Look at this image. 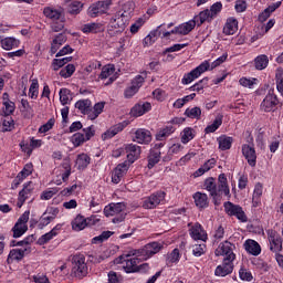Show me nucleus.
Segmentation results:
<instances>
[{"label": "nucleus", "instance_id": "1", "mask_svg": "<svg viewBox=\"0 0 283 283\" xmlns=\"http://www.w3.org/2000/svg\"><path fill=\"white\" fill-rule=\"evenodd\" d=\"M132 12H134V4L132 2H127L124 4V10L115 13L107 25V32L109 36H118V34H123L125 32V28L129 23L132 19Z\"/></svg>", "mask_w": 283, "mask_h": 283}, {"label": "nucleus", "instance_id": "2", "mask_svg": "<svg viewBox=\"0 0 283 283\" xmlns=\"http://www.w3.org/2000/svg\"><path fill=\"white\" fill-rule=\"evenodd\" d=\"M227 59H229V53L224 52L211 64L207 60L203 61L199 66L184 75L181 80L182 85H189V83H193L196 78H200V76H202L205 72H209V70H216V67H220V65H222V63H224Z\"/></svg>", "mask_w": 283, "mask_h": 283}, {"label": "nucleus", "instance_id": "3", "mask_svg": "<svg viewBox=\"0 0 283 283\" xmlns=\"http://www.w3.org/2000/svg\"><path fill=\"white\" fill-rule=\"evenodd\" d=\"M126 255H129V252L124 253L122 256L115 260L116 264H123V269L126 273H145V271H149V264H140V260H143L140 256Z\"/></svg>", "mask_w": 283, "mask_h": 283}, {"label": "nucleus", "instance_id": "4", "mask_svg": "<svg viewBox=\"0 0 283 283\" xmlns=\"http://www.w3.org/2000/svg\"><path fill=\"white\" fill-rule=\"evenodd\" d=\"M161 249H163V245L160 243L151 242V243H147L140 250L128 251V254H126V258H132V255H136L137 258H140V260H149V258H153V255H156V253H160Z\"/></svg>", "mask_w": 283, "mask_h": 283}, {"label": "nucleus", "instance_id": "5", "mask_svg": "<svg viewBox=\"0 0 283 283\" xmlns=\"http://www.w3.org/2000/svg\"><path fill=\"white\" fill-rule=\"evenodd\" d=\"M125 209H127V207L123 202L111 203L104 208V214L106 218L118 216L113 218L114 224H118V222H123L127 216V213H125Z\"/></svg>", "mask_w": 283, "mask_h": 283}, {"label": "nucleus", "instance_id": "6", "mask_svg": "<svg viewBox=\"0 0 283 283\" xmlns=\"http://www.w3.org/2000/svg\"><path fill=\"white\" fill-rule=\"evenodd\" d=\"M165 198H167V192L159 190L154 192L149 197L144 198L143 208L144 209H156L159 205H165Z\"/></svg>", "mask_w": 283, "mask_h": 283}, {"label": "nucleus", "instance_id": "7", "mask_svg": "<svg viewBox=\"0 0 283 283\" xmlns=\"http://www.w3.org/2000/svg\"><path fill=\"white\" fill-rule=\"evenodd\" d=\"M109 6H112V1L109 0H103L93 3L88 8V17L96 19V17H101V14H106V12L109 10Z\"/></svg>", "mask_w": 283, "mask_h": 283}, {"label": "nucleus", "instance_id": "8", "mask_svg": "<svg viewBox=\"0 0 283 283\" xmlns=\"http://www.w3.org/2000/svg\"><path fill=\"white\" fill-rule=\"evenodd\" d=\"M28 220H30V210L24 211L12 228L13 238H21L28 231Z\"/></svg>", "mask_w": 283, "mask_h": 283}, {"label": "nucleus", "instance_id": "9", "mask_svg": "<svg viewBox=\"0 0 283 283\" xmlns=\"http://www.w3.org/2000/svg\"><path fill=\"white\" fill-rule=\"evenodd\" d=\"M280 105V99L275 95L273 90H270L261 103L262 112H275V108Z\"/></svg>", "mask_w": 283, "mask_h": 283}, {"label": "nucleus", "instance_id": "10", "mask_svg": "<svg viewBox=\"0 0 283 283\" xmlns=\"http://www.w3.org/2000/svg\"><path fill=\"white\" fill-rule=\"evenodd\" d=\"M224 211L228 216H234L240 220V222H247V213H244V210L239 205H234L231 201H228L223 205Z\"/></svg>", "mask_w": 283, "mask_h": 283}, {"label": "nucleus", "instance_id": "11", "mask_svg": "<svg viewBox=\"0 0 283 283\" xmlns=\"http://www.w3.org/2000/svg\"><path fill=\"white\" fill-rule=\"evenodd\" d=\"M189 235L192 240H200L201 242H207L209 240V235L207 234V230L202 228L200 223H189Z\"/></svg>", "mask_w": 283, "mask_h": 283}, {"label": "nucleus", "instance_id": "12", "mask_svg": "<svg viewBox=\"0 0 283 283\" xmlns=\"http://www.w3.org/2000/svg\"><path fill=\"white\" fill-rule=\"evenodd\" d=\"M124 149L127 157L126 163L128 164V167L130 165H134V163H136V160L140 158V154H142L140 146L135 144H125Z\"/></svg>", "mask_w": 283, "mask_h": 283}, {"label": "nucleus", "instance_id": "13", "mask_svg": "<svg viewBox=\"0 0 283 283\" xmlns=\"http://www.w3.org/2000/svg\"><path fill=\"white\" fill-rule=\"evenodd\" d=\"M73 262V272L75 277H85V275L88 273L87 263H85V256L76 255L74 256Z\"/></svg>", "mask_w": 283, "mask_h": 283}, {"label": "nucleus", "instance_id": "14", "mask_svg": "<svg viewBox=\"0 0 283 283\" xmlns=\"http://www.w3.org/2000/svg\"><path fill=\"white\" fill-rule=\"evenodd\" d=\"M234 261H235V259H233V255L229 256V259H223L222 264L217 266L214 274L218 277H226V275L233 273V262Z\"/></svg>", "mask_w": 283, "mask_h": 283}, {"label": "nucleus", "instance_id": "15", "mask_svg": "<svg viewBox=\"0 0 283 283\" xmlns=\"http://www.w3.org/2000/svg\"><path fill=\"white\" fill-rule=\"evenodd\" d=\"M242 154L250 167H255V165H258V154L255 153V147H253V145H242Z\"/></svg>", "mask_w": 283, "mask_h": 283}, {"label": "nucleus", "instance_id": "16", "mask_svg": "<svg viewBox=\"0 0 283 283\" xmlns=\"http://www.w3.org/2000/svg\"><path fill=\"white\" fill-rule=\"evenodd\" d=\"M234 250L235 244L224 241L217 248L216 255H224V260H229V258L232 255L233 260H235V253H233Z\"/></svg>", "mask_w": 283, "mask_h": 283}, {"label": "nucleus", "instance_id": "17", "mask_svg": "<svg viewBox=\"0 0 283 283\" xmlns=\"http://www.w3.org/2000/svg\"><path fill=\"white\" fill-rule=\"evenodd\" d=\"M268 240L270 242V250L273 253H280L282 251V237L276 231L268 230Z\"/></svg>", "mask_w": 283, "mask_h": 283}, {"label": "nucleus", "instance_id": "18", "mask_svg": "<svg viewBox=\"0 0 283 283\" xmlns=\"http://www.w3.org/2000/svg\"><path fill=\"white\" fill-rule=\"evenodd\" d=\"M133 140L138 143V145H149L151 143V132L139 128L134 133Z\"/></svg>", "mask_w": 283, "mask_h": 283}, {"label": "nucleus", "instance_id": "19", "mask_svg": "<svg viewBox=\"0 0 283 283\" xmlns=\"http://www.w3.org/2000/svg\"><path fill=\"white\" fill-rule=\"evenodd\" d=\"M17 109V104L10 99V95L8 93L2 94V116H12L14 111Z\"/></svg>", "mask_w": 283, "mask_h": 283}, {"label": "nucleus", "instance_id": "20", "mask_svg": "<svg viewBox=\"0 0 283 283\" xmlns=\"http://www.w3.org/2000/svg\"><path fill=\"white\" fill-rule=\"evenodd\" d=\"M115 73H116V67L113 64H107L102 67L99 78L102 81H105L108 78V82H106L105 85H112V83L116 81V75H114Z\"/></svg>", "mask_w": 283, "mask_h": 283}, {"label": "nucleus", "instance_id": "21", "mask_svg": "<svg viewBox=\"0 0 283 283\" xmlns=\"http://www.w3.org/2000/svg\"><path fill=\"white\" fill-rule=\"evenodd\" d=\"M128 170L129 164H127V161L119 164L112 174V182L114 185H118V182L123 180V176H125V174H127Z\"/></svg>", "mask_w": 283, "mask_h": 283}, {"label": "nucleus", "instance_id": "22", "mask_svg": "<svg viewBox=\"0 0 283 283\" xmlns=\"http://www.w3.org/2000/svg\"><path fill=\"white\" fill-rule=\"evenodd\" d=\"M21 45V40L14 36L0 38V46L2 50H17Z\"/></svg>", "mask_w": 283, "mask_h": 283}, {"label": "nucleus", "instance_id": "23", "mask_svg": "<svg viewBox=\"0 0 283 283\" xmlns=\"http://www.w3.org/2000/svg\"><path fill=\"white\" fill-rule=\"evenodd\" d=\"M218 182L217 196H220V193H223V196H231V190L229 189V184L227 181V175H219Z\"/></svg>", "mask_w": 283, "mask_h": 283}, {"label": "nucleus", "instance_id": "24", "mask_svg": "<svg viewBox=\"0 0 283 283\" xmlns=\"http://www.w3.org/2000/svg\"><path fill=\"white\" fill-rule=\"evenodd\" d=\"M245 251L250 253V255H260L262 253V248L260 243L255 240L248 239L243 244Z\"/></svg>", "mask_w": 283, "mask_h": 283}, {"label": "nucleus", "instance_id": "25", "mask_svg": "<svg viewBox=\"0 0 283 283\" xmlns=\"http://www.w3.org/2000/svg\"><path fill=\"white\" fill-rule=\"evenodd\" d=\"M151 109V104L149 102L139 103L136 104L132 111L130 114L138 118V116H143L144 114H147Z\"/></svg>", "mask_w": 283, "mask_h": 283}, {"label": "nucleus", "instance_id": "26", "mask_svg": "<svg viewBox=\"0 0 283 283\" xmlns=\"http://www.w3.org/2000/svg\"><path fill=\"white\" fill-rule=\"evenodd\" d=\"M216 158H211L209 160H207L199 169H197L193 172V177L195 178H200V176H205V174H207V171H211V169H213V167H216Z\"/></svg>", "mask_w": 283, "mask_h": 283}, {"label": "nucleus", "instance_id": "27", "mask_svg": "<svg viewBox=\"0 0 283 283\" xmlns=\"http://www.w3.org/2000/svg\"><path fill=\"white\" fill-rule=\"evenodd\" d=\"M238 32V19L235 18H228L227 22L223 27V34L231 36Z\"/></svg>", "mask_w": 283, "mask_h": 283}, {"label": "nucleus", "instance_id": "28", "mask_svg": "<svg viewBox=\"0 0 283 283\" xmlns=\"http://www.w3.org/2000/svg\"><path fill=\"white\" fill-rule=\"evenodd\" d=\"M193 200L198 209H207V207H209V197L207 193L196 192L193 195Z\"/></svg>", "mask_w": 283, "mask_h": 283}, {"label": "nucleus", "instance_id": "29", "mask_svg": "<svg viewBox=\"0 0 283 283\" xmlns=\"http://www.w3.org/2000/svg\"><path fill=\"white\" fill-rule=\"evenodd\" d=\"M123 129H125V125L123 124H116L115 126H112L108 130L102 134V140H109L111 138H114V136H116V134H120Z\"/></svg>", "mask_w": 283, "mask_h": 283}, {"label": "nucleus", "instance_id": "30", "mask_svg": "<svg viewBox=\"0 0 283 283\" xmlns=\"http://www.w3.org/2000/svg\"><path fill=\"white\" fill-rule=\"evenodd\" d=\"M203 189H206V191H209L212 198L218 197V185L216 184V178H207L203 184Z\"/></svg>", "mask_w": 283, "mask_h": 283}, {"label": "nucleus", "instance_id": "31", "mask_svg": "<svg viewBox=\"0 0 283 283\" xmlns=\"http://www.w3.org/2000/svg\"><path fill=\"white\" fill-rule=\"evenodd\" d=\"M67 41V36L63 33L57 34L51 43V54H56L63 43Z\"/></svg>", "mask_w": 283, "mask_h": 283}, {"label": "nucleus", "instance_id": "32", "mask_svg": "<svg viewBox=\"0 0 283 283\" xmlns=\"http://www.w3.org/2000/svg\"><path fill=\"white\" fill-rule=\"evenodd\" d=\"M75 108L81 111V114H86L90 118V112L92 111V101L80 99L75 103Z\"/></svg>", "mask_w": 283, "mask_h": 283}, {"label": "nucleus", "instance_id": "33", "mask_svg": "<svg viewBox=\"0 0 283 283\" xmlns=\"http://www.w3.org/2000/svg\"><path fill=\"white\" fill-rule=\"evenodd\" d=\"M25 253H30L28 248L24 249H13L10 251L8 256V262H14V260H23Z\"/></svg>", "mask_w": 283, "mask_h": 283}, {"label": "nucleus", "instance_id": "34", "mask_svg": "<svg viewBox=\"0 0 283 283\" xmlns=\"http://www.w3.org/2000/svg\"><path fill=\"white\" fill-rule=\"evenodd\" d=\"M180 262V250L178 248L174 249L166 256L167 266H174V264H178Z\"/></svg>", "mask_w": 283, "mask_h": 283}, {"label": "nucleus", "instance_id": "35", "mask_svg": "<svg viewBox=\"0 0 283 283\" xmlns=\"http://www.w3.org/2000/svg\"><path fill=\"white\" fill-rule=\"evenodd\" d=\"M217 142L219 144V149H221V151H227V149H231V145H233V137L222 135Z\"/></svg>", "mask_w": 283, "mask_h": 283}, {"label": "nucleus", "instance_id": "36", "mask_svg": "<svg viewBox=\"0 0 283 283\" xmlns=\"http://www.w3.org/2000/svg\"><path fill=\"white\" fill-rule=\"evenodd\" d=\"M181 143L184 145H187V143H190V140H193L196 138V130L191 127H186L180 134Z\"/></svg>", "mask_w": 283, "mask_h": 283}, {"label": "nucleus", "instance_id": "37", "mask_svg": "<svg viewBox=\"0 0 283 283\" xmlns=\"http://www.w3.org/2000/svg\"><path fill=\"white\" fill-rule=\"evenodd\" d=\"M103 109H105V104L103 102H98L94 105L93 108H91V112L88 113L90 120H96L101 114H103Z\"/></svg>", "mask_w": 283, "mask_h": 283}, {"label": "nucleus", "instance_id": "38", "mask_svg": "<svg viewBox=\"0 0 283 283\" xmlns=\"http://www.w3.org/2000/svg\"><path fill=\"white\" fill-rule=\"evenodd\" d=\"M160 34L163 33L158 31V29L155 31H151L146 38H144V41H143L144 48H149L150 45H154V43L158 41V36H160Z\"/></svg>", "mask_w": 283, "mask_h": 283}, {"label": "nucleus", "instance_id": "39", "mask_svg": "<svg viewBox=\"0 0 283 283\" xmlns=\"http://www.w3.org/2000/svg\"><path fill=\"white\" fill-rule=\"evenodd\" d=\"M103 25L101 23H96V22H91V23H86L82 27V32L84 34H96L97 32H101Z\"/></svg>", "mask_w": 283, "mask_h": 283}, {"label": "nucleus", "instance_id": "40", "mask_svg": "<svg viewBox=\"0 0 283 283\" xmlns=\"http://www.w3.org/2000/svg\"><path fill=\"white\" fill-rule=\"evenodd\" d=\"M193 28H196V22H195V20H190L186 23L179 24L177 27V32H178V34H181L185 36L187 34H189V32H191V30H193Z\"/></svg>", "mask_w": 283, "mask_h": 283}, {"label": "nucleus", "instance_id": "41", "mask_svg": "<svg viewBox=\"0 0 283 283\" xmlns=\"http://www.w3.org/2000/svg\"><path fill=\"white\" fill-rule=\"evenodd\" d=\"M213 19V15L211 14V11L209 9H206L201 11L197 17H195L193 21L198 25H202L206 21H211Z\"/></svg>", "mask_w": 283, "mask_h": 283}, {"label": "nucleus", "instance_id": "42", "mask_svg": "<svg viewBox=\"0 0 283 283\" xmlns=\"http://www.w3.org/2000/svg\"><path fill=\"white\" fill-rule=\"evenodd\" d=\"M87 227V219L83 216H77L73 221H72V229L73 231H83Z\"/></svg>", "mask_w": 283, "mask_h": 283}, {"label": "nucleus", "instance_id": "43", "mask_svg": "<svg viewBox=\"0 0 283 283\" xmlns=\"http://www.w3.org/2000/svg\"><path fill=\"white\" fill-rule=\"evenodd\" d=\"M56 235H59V229L53 228L50 232L41 235L38 240V243L41 245L48 244V242H50V240H53L54 238H56Z\"/></svg>", "mask_w": 283, "mask_h": 283}, {"label": "nucleus", "instance_id": "44", "mask_svg": "<svg viewBox=\"0 0 283 283\" xmlns=\"http://www.w3.org/2000/svg\"><path fill=\"white\" fill-rule=\"evenodd\" d=\"M91 160L92 159L87 156V154H80L75 161L77 169H86Z\"/></svg>", "mask_w": 283, "mask_h": 283}, {"label": "nucleus", "instance_id": "45", "mask_svg": "<svg viewBox=\"0 0 283 283\" xmlns=\"http://www.w3.org/2000/svg\"><path fill=\"white\" fill-rule=\"evenodd\" d=\"M256 70H266L269 67V56L261 54L254 59Z\"/></svg>", "mask_w": 283, "mask_h": 283}, {"label": "nucleus", "instance_id": "46", "mask_svg": "<svg viewBox=\"0 0 283 283\" xmlns=\"http://www.w3.org/2000/svg\"><path fill=\"white\" fill-rule=\"evenodd\" d=\"M174 132H176V128L172 125H168L157 133L156 138L157 140H165V138H169V136L174 134Z\"/></svg>", "mask_w": 283, "mask_h": 283}, {"label": "nucleus", "instance_id": "47", "mask_svg": "<svg viewBox=\"0 0 283 283\" xmlns=\"http://www.w3.org/2000/svg\"><path fill=\"white\" fill-rule=\"evenodd\" d=\"M44 17L52 19V21H59L61 19V10H56L52 7L44 8Z\"/></svg>", "mask_w": 283, "mask_h": 283}, {"label": "nucleus", "instance_id": "48", "mask_svg": "<svg viewBox=\"0 0 283 283\" xmlns=\"http://www.w3.org/2000/svg\"><path fill=\"white\" fill-rule=\"evenodd\" d=\"M264 187L262 184H256L253 191L252 202L253 207H258L260 205V198H262Z\"/></svg>", "mask_w": 283, "mask_h": 283}, {"label": "nucleus", "instance_id": "49", "mask_svg": "<svg viewBox=\"0 0 283 283\" xmlns=\"http://www.w3.org/2000/svg\"><path fill=\"white\" fill-rule=\"evenodd\" d=\"M30 195H31V190L28 187H24L19 192L18 202H17V207H19V209H21L23 207V205L25 203V200H28L30 198Z\"/></svg>", "mask_w": 283, "mask_h": 283}, {"label": "nucleus", "instance_id": "50", "mask_svg": "<svg viewBox=\"0 0 283 283\" xmlns=\"http://www.w3.org/2000/svg\"><path fill=\"white\" fill-rule=\"evenodd\" d=\"M160 163V151L154 150L148 157V169H154Z\"/></svg>", "mask_w": 283, "mask_h": 283}, {"label": "nucleus", "instance_id": "51", "mask_svg": "<svg viewBox=\"0 0 283 283\" xmlns=\"http://www.w3.org/2000/svg\"><path fill=\"white\" fill-rule=\"evenodd\" d=\"M275 84H276V90L283 96V70L282 69H276L275 72Z\"/></svg>", "mask_w": 283, "mask_h": 283}, {"label": "nucleus", "instance_id": "52", "mask_svg": "<svg viewBox=\"0 0 283 283\" xmlns=\"http://www.w3.org/2000/svg\"><path fill=\"white\" fill-rule=\"evenodd\" d=\"M70 61H72V56L54 59L52 62V67L54 72H57V70H61V67H63V65H66V63H70Z\"/></svg>", "mask_w": 283, "mask_h": 283}, {"label": "nucleus", "instance_id": "53", "mask_svg": "<svg viewBox=\"0 0 283 283\" xmlns=\"http://www.w3.org/2000/svg\"><path fill=\"white\" fill-rule=\"evenodd\" d=\"M185 114L188 118H196L197 120H200V116H202V109H200L198 106H195L192 108H187Z\"/></svg>", "mask_w": 283, "mask_h": 283}, {"label": "nucleus", "instance_id": "54", "mask_svg": "<svg viewBox=\"0 0 283 283\" xmlns=\"http://www.w3.org/2000/svg\"><path fill=\"white\" fill-rule=\"evenodd\" d=\"M114 235V232L112 231H104L99 235L92 239V244H101L105 242V240H109Z\"/></svg>", "mask_w": 283, "mask_h": 283}, {"label": "nucleus", "instance_id": "55", "mask_svg": "<svg viewBox=\"0 0 283 283\" xmlns=\"http://www.w3.org/2000/svg\"><path fill=\"white\" fill-rule=\"evenodd\" d=\"M71 143L74 145V147H81L84 143H87V139H85V134L83 133H75L71 137Z\"/></svg>", "mask_w": 283, "mask_h": 283}, {"label": "nucleus", "instance_id": "56", "mask_svg": "<svg viewBox=\"0 0 283 283\" xmlns=\"http://www.w3.org/2000/svg\"><path fill=\"white\" fill-rule=\"evenodd\" d=\"M59 94L62 105H67L72 101V92L69 88H61Z\"/></svg>", "mask_w": 283, "mask_h": 283}, {"label": "nucleus", "instance_id": "57", "mask_svg": "<svg viewBox=\"0 0 283 283\" xmlns=\"http://www.w3.org/2000/svg\"><path fill=\"white\" fill-rule=\"evenodd\" d=\"M222 125V117H217L212 124L208 125L205 129L206 134H213Z\"/></svg>", "mask_w": 283, "mask_h": 283}, {"label": "nucleus", "instance_id": "58", "mask_svg": "<svg viewBox=\"0 0 283 283\" xmlns=\"http://www.w3.org/2000/svg\"><path fill=\"white\" fill-rule=\"evenodd\" d=\"M145 78H147V72H143L140 75L135 76L132 81V86L137 87V91L143 87V83H145Z\"/></svg>", "mask_w": 283, "mask_h": 283}, {"label": "nucleus", "instance_id": "59", "mask_svg": "<svg viewBox=\"0 0 283 283\" xmlns=\"http://www.w3.org/2000/svg\"><path fill=\"white\" fill-rule=\"evenodd\" d=\"M74 72H76V66H74V64H67L60 71V76H62V78H70Z\"/></svg>", "mask_w": 283, "mask_h": 283}, {"label": "nucleus", "instance_id": "60", "mask_svg": "<svg viewBox=\"0 0 283 283\" xmlns=\"http://www.w3.org/2000/svg\"><path fill=\"white\" fill-rule=\"evenodd\" d=\"M29 96L30 98L36 99L39 98V81L32 80V83L29 88Z\"/></svg>", "mask_w": 283, "mask_h": 283}, {"label": "nucleus", "instance_id": "61", "mask_svg": "<svg viewBox=\"0 0 283 283\" xmlns=\"http://www.w3.org/2000/svg\"><path fill=\"white\" fill-rule=\"evenodd\" d=\"M70 174H72V168L70 167V164H64L60 168V174H59V176H61L63 182L67 181V178H70Z\"/></svg>", "mask_w": 283, "mask_h": 283}, {"label": "nucleus", "instance_id": "62", "mask_svg": "<svg viewBox=\"0 0 283 283\" xmlns=\"http://www.w3.org/2000/svg\"><path fill=\"white\" fill-rule=\"evenodd\" d=\"M206 251L207 245L205 243L192 245V255H195V258H200V255H205Z\"/></svg>", "mask_w": 283, "mask_h": 283}, {"label": "nucleus", "instance_id": "63", "mask_svg": "<svg viewBox=\"0 0 283 283\" xmlns=\"http://www.w3.org/2000/svg\"><path fill=\"white\" fill-rule=\"evenodd\" d=\"M207 83H209V78L206 77L200 80L190 87V92H202L205 87H207Z\"/></svg>", "mask_w": 283, "mask_h": 283}, {"label": "nucleus", "instance_id": "64", "mask_svg": "<svg viewBox=\"0 0 283 283\" xmlns=\"http://www.w3.org/2000/svg\"><path fill=\"white\" fill-rule=\"evenodd\" d=\"M123 282V276L114 271L108 272V283H120Z\"/></svg>", "mask_w": 283, "mask_h": 283}]
</instances>
